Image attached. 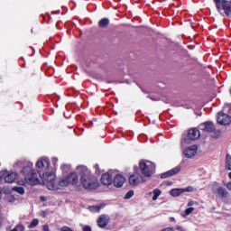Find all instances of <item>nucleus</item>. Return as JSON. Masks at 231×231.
Instances as JSON below:
<instances>
[{"mask_svg": "<svg viewBox=\"0 0 231 231\" xmlns=\"http://www.w3.org/2000/svg\"><path fill=\"white\" fill-rule=\"evenodd\" d=\"M134 196V190H129L125 196V199H131V198Z\"/></svg>", "mask_w": 231, "mask_h": 231, "instance_id": "26", "label": "nucleus"}, {"mask_svg": "<svg viewBox=\"0 0 231 231\" xmlns=\"http://www.w3.org/2000/svg\"><path fill=\"white\" fill-rule=\"evenodd\" d=\"M16 229V231H24V226L19 224L18 226H16V227H14Z\"/></svg>", "mask_w": 231, "mask_h": 231, "instance_id": "32", "label": "nucleus"}, {"mask_svg": "<svg viewBox=\"0 0 231 231\" xmlns=\"http://www.w3.org/2000/svg\"><path fill=\"white\" fill-rule=\"evenodd\" d=\"M226 169L231 171V155L228 153L226 156Z\"/></svg>", "mask_w": 231, "mask_h": 231, "instance_id": "22", "label": "nucleus"}, {"mask_svg": "<svg viewBox=\"0 0 231 231\" xmlns=\"http://www.w3.org/2000/svg\"><path fill=\"white\" fill-rule=\"evenodd\" d=\"M142 180H140V178L136 174H132L129 177V183L132 187H138L140 185Z\"/></svg>", "mask_w": 231, "mask_h": 231, "instance_id": "16", "label": "nucleus"}, {"mask_svg": "<svg viewBox=\"0 0 231 231\" xmlns=\"http://www.w3.org/2000/svg\"><path fill=\"white\" fill-rule=\"evenodd\" d=\"M217 124H219V125H231V116L228 114L225 113V109H223L221 112L218 113Z\"/></svg>", "mask_w": 231, "mask_h": 231, "instance_id": "9", "label": "nucleus"}, {"mask_svg": "<svg viewBox=\"0 0 231 231\" xmlns=\"http://www.w3.org/2000/svg\"><path fill=\"white\" fill-rule=\"evenodd\" d=\"M42 180L49 190H59V185L55 182V173L45 172L42 174Z\"/></svg>", "mask_w": 231, "mask_h": 231, "instance_id": "5", "label": "nucleus"}, {"mask_svg": "<svg viewBox=\"0 0 231 231\" xmlns=\"http://www.w3.org/2000/svg\"><path fill=\"white\" fill-rule=\"evenodd\" d=\"M153 196H157L158 198H160V196H162V190H160L159 189H153Z\"/></svg>", "mask_w": 231, "mask_h": 231, "instance_id": "29", "label": "nucleus"}, {"mask_svg": "<svg viewBox=\"0 0 231 231\" xmlns=\"http://www.w3.org/2000/svg\"><path fill=\"white\" fill-rule=\"evenodd\" d=\"M192 212H194V208L189 207L185 210V216H190V214H192Z\"/></svg>", "mask_w": 231, "mask_h": 231, "instance_id": "28", "label": "nucleus"}, {"mask_svg": "<svg viewBox=\"0 0 231 231\" xmlns=\"http://www.w3.org/2000/svg\"><path fill=\"white\" fill-rule=\"evenodd\" d=\"M226 189H227L228 190H231V182H228V183H227Z\"/></svg>", "mask_w": 231, "mask_h": 231, "instance_id": "37", "label": "nucleus"}, {"mask_svg": "<svg viewBox=\"0 0 231 231\" xmlns=\"http://www.w3.org/2000/svg\"><path fill=\"white\" fill-rule=\"evenodd\" d=\"M217 194L220 198H226L228 191H226V189L225 188H218Z\"/></svg>", "mask_w": 231, "mask_h": 231, "instance_id": "21", "label": "nucleus"}, {"mask_svg": "<svg viewBox=\"0 0 231 231\" xmlns=\"http://www.w3.org/2000/svg\"><path fill=\"white\" fill-rule=\"evenodd\" d=\"M217 10L219 14H225L227 17H231V0H214Z\"/></svg>", "mask_w": 231, "mask_h": 231, "instance_id": "7", "label": "nucleus"}, {"mask_svg": "<svg viewBox=\"0 0 231 231\" xmlns=\"http://www.w3.org/2000/svg\"><path fill=\"white\" fill-rule=\"evenodd\" d=\"M36 169L38 172H44L50 169V159L42 158L37 161Z\"/></svg>", "mask_w": 231, "mask_h": 231, "instance_id": "10", "label": "nucleus"}, {"mask_svg": "<svg viewBox=\"0 0 231 231\" xmlns=\"http://www.w3.org/2000/svg\"><path fill=\"white\" fill-rule=\"evenodd\" d=\"M42 231H50V226L44 225V226H42Z\"/></svg>", "mask_w": 231, "mask_h": 231, "instance_id": "34", "label": "nucleus"}, {"mask_svg": "<svg viewBox=\"0 0 231 231\" xmlns=\"http://www.w3.org/2000/svg\"><path fill=\"white\" fill-rule=\"evenodd\" d=\"M197 205H198V202H197V201H194V200H189V201L188 202V207H194V206L197 207Z\"/></svg>", "mask_w": 231, "mask_h": 231, "instance_id": "31", "label": "nucleus"}, {"mask_svg": "<svg viewBox=\"0 0 231 231\" xmlns=\"http://www.w3.org/2000/svg\"><path fill=\"white\" fill-rule=\"evenodd\" d=\"M41 200L42 201H46V198L45 197H41Z\"/></svg>", "mask_w": 231, "mask_h": 231, "instance_id": "39", "label": "nucleus"}, {"mask_svg": "<svg viewBox=\"0 0 231 231\" xmlns=\"http://www.w3.org/2000/svg\"><path fill=\"white\" fill-rule=\"evenodd\" d=\"M116 180H117V183H116L117 189H120V187H124V183H125L126 181L125 177H124L121 174L116 175Z\"/></svg>", "mask_w": 231, "mask_h": 231, "instance_id": "18", "label": "nucleus"}, {"mask_svg": "<svg viewBox=\"0 0 231 231\" xmlns=\"http://www.w3.org/2000/svg\"><path fill=\"white\" fill-rule=\"evenodd\" d=\"M228 113L231 115V106H229Z\"/></svg>", "mask_w": 231, "mask_h": 231, "instance_id": "40", "label": "nucleus"}, {"mask_svg": "<svg viewBox=\"0 0 231 231\" xmlns=\"http://www.w3.org/2000/svg\"><path fill=\"white\" fill-rule=\"evenodd\" d=\"M178 230H180V231H182V228H181V227H178Z\"/></svg>", "mask_w": 231, "mask_h": 231, "instance_id": "44", "label": "nucleus"}, {"mask_svg": "<svg viewBox=\"0 0 231 231\" xmlns=\"http://www.w3.org/2000/svg\"><path fill=\"white\" fill-rule=\"evenodd\" d=\"M99 28H107L109 26V19L103 18L98 22Z\"/></svg>", "mask_w": 231, "mask_h": 231, "instance_id": "20", "label": "nucleus"}, {"mask_svg": "<svg viewBox=\"0 0 231 231\" xmlns=\"http://www.w3.org/2000/svg\"><path fill=\"white\" fill-rule=\"evenodd\" d=\"M156 199H158V196L153 195V197H152V201H156Z\"/></svg>", "mask_w": 231, "mask_h": 231, "instance_id": "38", "label": "nucleus"}, {"mask_svg": "<svg viewBox=\"0 0 231 231\" xmlns=\"http://www.w3.org/2000/svg\"><path fill=\"white\" fill-rule=\"evenodd\" d=\"M61 169H62L63 172H68V171H69L71 169V166L69 164H63L61 166Z\"/></svg>", "mask_w": 231, "mask_h": 231, "instance_id": "27", "label": "nucleus"}, {"mask_svg": "<svg viewBox=\"0 0 231 231\" xmlns=\"http://www.w3.org/2000/svg\"><path fill=\"white\" fill-rule=\"evenodd\" d=\"M77 171L80 176L79 180L84 189L95 190V189L98 187V180L93 176L91 171L88 169V167L80 165L77 167Z\"/></svg>", "mask_w": 231, "mask_h": 231, "instance_id": "2", "label": "nucleus"}, {"mask_svg": "<svg viewBox=\"0 0 231 231\" xmlns=\"http://www.w3.org/2000/svg\"><path fill=\"white\" fill-rule=\"evenodd\" d=\"M94 169H96V172H97V174H100V170H99L98 164H95Z\"/></svg>", "mask_w": 231, "mask_h": 231, "instance_id": "33", "label": "nucleus"}, {"mask_svg": "<svg viewBox=\"0 0 231 231\" xmlns=\"http://www.w3.org/2000/svg\"><path fill=\"white\" fill-rule=\"evenodd\" d=\"M83 231H91V226H85L83 227Z\"/></svg>", "mask_w": 231, "mask_h": 231, "instance_id": "35", "label": "nucleus"}, {"mask_svg": "<svg viewBox=\"0 0 231 231\" xmlns=\"http://www.w3.org/2000/svg\"><path fill=\"white\" fill-rule=\"evenodd\" d=\"M134 169L135 172H138V167H134Z\"/></svg>", "mask_w": 231, "mask_h": 231, "instance_id": "41", "label": "nucleus"}, {"mask_svg": "<svg viewBox=\"0 0 231 231\" xmlns=\"http://www.w3.org/2000/svg\"><path fill=\"white\" fill-rule=\"evenodd\" d=\"M171 221H175L174 217H171Z\"/></svg>", "mask_w": 231, "mask_h": 231, "instance_id": "43", "label": "nucleus"}, {"mask_svg": "<svg viewBox=\"0 0 231 231\" xmlns=\"http://www.w3.org/2000/svg\"><path fill=\"white\" fill-rule=\"evenodd\" d=\"M180 171H181V167L176 166L175 168L162 173L161 175V178H162V180H165L167 178H171V176H176V174H178V172H180Z\"/></svg>", "mask_w": 231, "mask_h": 231, "instance_id": "11", "label": "nucleus"}, {"mask_svg": "<svg viewBox=\"0 0 231 231\" xmlns=\"http://www.w3.org/2000/svg\"><path fill=\"white\" fill-rule=\"evenodd\" d=\"M139 171H141L140 178L143 182L147 181L145 178H151L152 174H154V171H156V165L149 161H140L139 162Z\"/></svg>", "mask_w": 231, "mask_h": 231, "instance_id": "3", "label": "nucleus"}, {"mask_svg": "<svg viewBox=\"0 0 231 231\" xmlns=\"http://www.w3.org/2000/svg\"><path fill=\"white\" fill-rule=\"evenodd\" d=\"M0 193H1V189H0Z\"/></svg>", "mask_w": 231, "mask_h": 231, "instance_id": "46", "label": "nucleus"}, {"mask_svg": "<svg viewBox=\"0 0 231 231\" xmlns=\"http://www.w3.org/2000/svg\"><path fill=\"white\" fill-rule=\"evenodd\" d=\"M182 190H184L183 193L184 192H194V188H192L191 186H189L185 189H182Z\"/></svg>", "mask_w": 231, "mask_h": 231, "instance_id": "30", "label": "nucleus"}, {"mask_svg": "<svg viewBox=\"0 0 231 231\" xmlns=\"http://www.w3.org/2000/svg\"><path fill=\"white\" fill-rule=\"evenodd\" d=\"M109 216L102 215L97 219V225L100 228H105V226H107V223L110 221Z\"/></svg>", "mask_w": 231, "mask_h": 231, "instance_id": "13", "label": "nucleus"}, {"mask_svg": "<svg viewBox=\"0 0 231 231\" xmlns=\"http://www.w3.org/2000/svg\"><path fill=\"white\" fill-rule=\"evenodd\" d=\"M183 189H172L170 191L171 196H172L173 198H178V196H181V194H183Z\"/></svg>", "mask_w": 231, "mask_h": 231, "instance_id": "19", "label": "nucleus"}, {"mask_svg": "<svg viewBox=\"0 0 231 231\" xmlns=\"http://www.w3.org/2000/svg\"><path fill=\"white\" fill-rule=\"evenodd\" d=\"M198 153V146L192 145L183 151V154L186 158H192Z\"/></svg>", "mask_w": 231, "mask_h": 231, "instance_id": "12", "label": "nucleus"}, {"mask_svg": "<svg viewBox=\"0 0 231 231\" xmlns=\"http://www.w3.org/2000/svg\"><path fill=\"white\" fill-rule=\"evenodd\" d=\"M229 178H230V180H231V172H229Z\"/></svg>", "mask_w": 231, "mask_h": 231, "instance_id": "45", "label": "nucleus"}, {"mask_svg": "<svg viewBox=\"0 0 231 231\" xmlns=\"http://www.w3.org/2000/svg\"><path fill=\"white\" fill-rule=\"evenodd\" d=\"M101 183L106 187H109V185L113 183V176L109 173L103 174L101 177Z\"/></svg>", "mask_w": 231, "mask_h": 231, "instance_id": "14", "label": "nucleus"}, {"mask_svg": "<svg viewBox=\"0 0 231 231\" xmlns=\"http://www.w3.org/2000/svg\"><path fill=\"white\" fill-rule=\"evenodd\" d=\"M13 190H14V192H17L18 194H21L22 196L23 194H24V188L23 187H14Z\"/></svg>", "mask_w": 231, "mask_h": 231, "instance_id": "24", "label": "nucleus"}, {"mask_svg": "<svg viewBox=\"0 0 231 231\" xmlns=\"http://www.w3.org/2000/svg\"><path fill=\"white\" fill-rule=\"evenodd\" d=\"M199 129L202 133H208L212 138H219L221 136V130L216 128L214 123L210 121L200 124Z\"/></svg>", "mask_w": 231, "mask_h": 231, "instance_id": "4", "label": "nucleus"}, {"mask_svg": "<svg viewBox=\"0 0 231 231\" xmlns=\"http://www.w3.org/2000/svg\"><path fill=\"white\" fill-rule=\"evenodd\" d=\"M56 184L58 185V189H60V187H68V185H69V180H68V176L59 179L58 183Z\"/></svg>", "mask_w": 231, "mask_h": 231, "instance_id": "17", "label": "nucleus"}, {"mask_svg": "<svg viewBox=\"0 0 231 231\" xmlns=\"http://www.w3.org/2000/svg\"><path fill=\"white\" fill-rule=\"evenodd\" d=\"M162 231H174V228L167 227V228L163 229Z\"/></svg>", "mask_w": 231, "mask_h": 231, "instance_id": "36", "label": "nucleus"}, {"mask_svg": "<svg viewBox=\"0 0 231 231\" xmlns=\"http://www.w3.org/2000/svg\"><path fill=\"white\" fill-rule=\"evenodd\" d=\"M67 180L69 181V185H77L79 183V175L77 172H72L67 175Z\"/></svg>", "mask_w": 231, "mask_h": 231, "instance_id": "15", "label": "nucleus"}, {"mask_svg": "<svg viewBox=\"0 0 231 231\" xmlns=\"http://www.w3.org/2000/svg\"><path fill=\"white\" fill-rule=\"evenodd\" d=\"M0 178H3L5 183H14L17 180V173L14 171H4L0 172Z\"/></svg>", "mask_w": 231, "mask_h": 231, "instance_id": "8", "label": "nucleus"}, {"mask_svg": "<svg viewBox=\"0 0 231 231\" xmlns=\"http://www.w3.org/2000/svg\"><path fill=\"white\" fill-rule=\"evenodd\" d=\"M100 208H102V205H96V206H90L88 207V210H90V212H100Z\"/></svg>", "mask_w": 231, "mask_h": 231, "instance_id": "23", "label": "nucleus"}, {"mask_svg": "<svg viewBox=\"0 0 231 231\" xmlns=\"http://www.w3.org/2000/svg\"><path fill=\"white\" fill-rule=\"evenodd\" d=\"M52 162H54V163H55V162H57V158H53Z\"/></svg>", "mask_w": 231, "mask_h": 231, "instance_id": "42", "label": "nucleus"}, {"mask_svg": "<svg viewBox=\"0 0 231 231\" xmlns=\"http://www.w3.org/2000/svg\"><path fill=\"white\" fill-rule=\"evenodd\" d=\"M14 169H21L20 174L23 178L18 180V185H38L41 174L33 170V162L20 161L14 164Z\"/></svg>", "mask_w": 231, "mask_h": 231, "instance_id": "1", "label": "nucleus"}, {"mask_svg": "<svg viewBox=\"0 0 231 231\" xmlns=\"http://www.w3.org/2000/svg\"><path fill=\"white\" fill-rule=\"evenodd\" d=\"M39 225V219L34 218L32 223L28 226V228H35Z\"/></svg>", "mask_w": 231, "mask_h": 231, "instance_id": "25", "label": "nucleus"}, {"mask_svg": "<svg viewBox=\"0 0 231 231\" xmlns=\"http://www.w3.org/2000/svg\"><path fill=\"white\" fill-rule=\"evenodd\" d=\"M201 136V132L198 128H190L186 135L182 136L181 145L196 142Z\"/></svg>", "mask_w": 231, "mask_h": 231, "instance_id": "6", "label": "nucleus"}]
</instances>
